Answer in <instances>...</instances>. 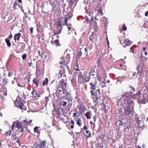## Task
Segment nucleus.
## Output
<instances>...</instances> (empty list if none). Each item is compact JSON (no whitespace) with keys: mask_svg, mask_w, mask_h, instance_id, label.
Segmentation results:
<instances>
[{"mask_svg":"<svg viewBox=\"0 0 148 148\" xmlns=\"http://www.w3.org/2000/svg\"><path fill=\"white\" fill-rule=\"evenodd\" d=\"M70 17V16H69V14H67L66 16V18H65L64 20V23L65 24H66V26H68V23H67L68 19Z\"/></svg>","mask_w":148,"mask_h":148,"instance_id":"obj_23","label":"nucleus"},{"mask_svg":"<svg viewBox=\"0 0 148 148\" xmlns=\"http://www.w3.org/2000/svg\"><path fill=\"white\" fill-rule=\"evenodd\" d=\"M134 96H135V94H133L132 92H130L124 93L122 95L121 97L123 98L125 101L131 99H135Z\"/></svg>","mask_w":148,"mask_h":148,"instance_id":"obj_4","label":"nucleus"},{"mask_svg":"<svg viewBox=\"0 0 148 148\" xmlns=\"http://www.w3.org/2000/svg\"><path fill=\"white\" fill-rule=\"evenodd\" d=\"M50 3L53 7L52 9L54 8L56 9L57 8H58L59 7V2H58L57 0H54L53 1L51 2Z\"/></svg>","mask_w":148,"mask_h":148,"instance_id":"obj_10","label":"nucleus"},{"mask_svg":"<svg viewBox=\"0 0 148 148\" xmlns=\"http://www.w3.org/2000/svg\"><path fill=\"white\" fill-rule=\"evenodd\" d=\"M48 84V82L45 81H44L42 83V85L43 86H45L46 84Z\"/></svg>","mask_w":148,"mask_h":148,"instance_id":"obj_58","label":"nucleus"},{"mask_svg":"<svg viewBox=\"0 0 148 148\" xmlns=\"http://www.w3.org/2000/svg\"><path fill=\"white\" fill-rule=\"evenodd\" d=\"M125 125L124 126V130L125 131H128L131 130L132 129V124L129 121H127L124 123Z\"/></svg>","mask_w":148,"mask_h":148,"instance_id":"obj_7","label":"nucleus"},{"mask_svg":"<svg viewBox=\"0 0 148 148\" xmlns=\"http://www.w3.org/2000/svg\"><path fill=\"white\" fill-rule=\"evenodd\" d=\"M21 34L20 33L15 34L14 36V39L15 40H17L18 41L19 40L21 36Z\"/></svg>","mask_w":148,"mask_h":148,"instance_id":"obj_19","label":"nucleus"},{"mask_svg":"<svg viewBox=\"0 0 148 148\" xmlns=\"http://www.w3.org/2000/svg\"><path fill=\"white\" fill-rule=\"evenodd\" d=\"M60 87H58L56 89V96L58 98H61L62 99H63L64 98H62V90Z\"/></svg>","mask_w":148,"mask_h":148,"instance_id":"obj_8","label":"nucleus"},{"mask_svg":"<svg viewBox=\"0 0 148 148\" xmlns=\"http://www.w3.org/2000/svg\"><path fill=\"white\" fill-rule=\"evenodd\" d=\"M54 44H52L53 45H54L56 47L60 46H61V44L59 43V40H56L54 41Z\"/></svg>","mask_w":148,"mask_h":148,"instance_id":"obj_22","label":"nucleus"},{"mask_svg":"<svg viewBox=\"0 0 148 148\" xmlns=\"http://www.w3.org/2000/svg\"><path fill=\"white\" fill-rule=\"evenodd\" d=\"M36 95L35 96V98L36 99H38L39 97H40V95H39L38 94H37L36 93Z\"/></svg>","mask_w":148,"mask_h":148,"instance_id":"obj_49","label":"nucleus"},{"mask_svg":"<svg viewBox=\"0 0 148 148\" xmlns=\"http://www.w3.org/2000/svg\"><path fill=\"white\" fill-rule=\"evenodd\" d=\"M96 93H97L98 95L100 94V90L99 89H97L95 92Z\"/></svg>","mask_w":148,"mask_h":148,"instance_id":"obj_55","label":"nucleus"},{"mask_svg":"<svg viewBox=\"0 0 148 148\" xmlns=\"http://www.w3.org/2000/svg\"><path fill=\"white\" fill-rule=\"evenodd\" d=\"M66 88H61L62 90V95L64 94L65 93V89Z\"/></svg>","mask_w":148,"mask_h":148,"instance_id":"obj_56","label":"nucleus"},{"mask_svg":"<svg viewBox=\"0 0 148 148\" xmlns=\"http://www.w3.org/2000/svg\"><path fill=\"white\" fill-rule=\"evenodd\" d=\"M124 43L125 45L126 46H129L132 44L131 41L129 40L128 39H126L124 40Z\"/></svg>","mask_w":148,"mask_h":148,"instance_id":"obj_20","label":"nucleus"},{"mask_svg":"<svg viewBox=\"0 0 148 148\" xmlns=\"http://www.w3.org/2000/svg\"><path fill=\"white\" fill-rule=\"evenodd\" d=\"M81 120L80 119H79L77 121V124L79 126H81Z\"/></svg>","mask_w":148,"mask_h":148,"instance_id":"obj_37","label":"nucleus"},{"mask_svg":"<svg viewBox=\"0 0 148 148\" xmlns=\"http://www.w3.org/2000/svg\"><path fill=\"white\" fill-rule=\"evenodd\" d=\"M26 57L27 55L25 53L23 55L22 58L23 60H25L26 58Z\"/></svg>","mask_w":148,"mask_h":148,"instance_id":"obj_46","label":"nucleus"},{"mask_svg":"<svg viewBox=\"0 0 148 148\" xmlns=\"http://www.w3.org/2000/svg\"><path fill=\"white\" fill-rule=\"evenodd\" d=\"M67 104V102L66 101H62L61 102L60 104L61 106L62 107L66 106Z\"/></svg>","mask_w":148,"mask_h":148,"instance_id":"obj_25","label":"nucleus"},{"mask_svg":"<svg viewBox=\"0 0 148 148\" xmlns=\"http://www.w3.org/2000/svg\"><path fill=\"white\" fill-rule=\"evenodd\" d=\"M3 80L4 82V84L5 85H7L8 83V79L7 78H5L3 79Z\"/></svg>","mask_w":148,"mask_h":148,"instance_id":"obj_38","label":"nucleus"},{"mask_svg":"<svg viewBox=\"0 0 148 148\" xmlns=\"http://www.w3.org/2000/svg\"><path fill=\"white\" fill-rule=\"evenodd\" d=\"M38 53L39 54V55L41 57H42V53H40V50H38Z\"/></svg>","mask_w":148,"mask_h":148,"instance_id":"obj_63","label":"nucleus"},{"mask_svg":"<svg viewBox=\"0 0 148 148\" xmlns=\"http://www.w3.org/2000/svg\"><path fill=\"white\" fill-rule=\"evenodd\" d=\"M67 83L65 82L61 84V88H66L67 85Z\"/></svg>","mask_w":148,"mask_h":148,"instance_id":"obj_27","label":"nucleus"},{"mask_svg":"<svg viewBox=\"0 0 148 148\" xmlns=\"http://www.w3.org/2000/svg\"><path fill=\"white\" fill-rule=\"evenodd\" d=\"M56 114L59 116H60L61 115L60 112V111H57Z\"/></svg>","mask_w":148,"mask_h":148,"instance_id":"obj_61","label":"nucleus"},{"mask_svg":"<svg viewBox=\"0 0 148 148\" xmlns=\"http://www.w3.org/2000/svg\"><path fill=\"white\" fill-rule=\"evenodd\" d=\"M46 143V141L45 140H44L41 141L40 143L38 145H40L41 148H48V147L47 146H45Z\"/></svg>","mask_w":148,"mask_h":148,"instance_id":"obj_18","label":"nucleus"},{"mask_svg":"<svg viewBox=\"0 0 148 148\" xmlns=\"http://www.w3.org/2000/svg\"><path fill=\"white\" fill-rule=\"evenodd\" d=\"M130 51L132 53H134V49H132V47H131L130 49Z\"/></svg>","mask_w":148,"mask_h":148,"instance_id":"obj_59","label":"nucleus"},{"mask_svg":"<svg viewBox=\"0 0 148 148\" xmlns=\"http://www.w3.org/2000/svg\"><path fill=\"white\" fill-rule=\"evenodd\" d=\"M90 114V112H87L85 114V116H86L88 119H90V117L89 116Z\"/></svg>","mask_w":148,"mask_h":148,"instance_id":"obj_30","label":"nucleus"},{"mask_svg":"<svg viewBox=\"0 0 148 148\" xmlns=\"http://www.w3.org/2000/svg\"><path fill=\"white\" fill-rule=\"evenodd\" d=\"M84 19H85V21H84V22H85L86 21L87 22V23H89V24H90V21H89V19L87 16H85L84 17Z\"/></svg>","mask_w":148,"mask_h":148,"instance_id":"obj_34","label":"nucleus"},{"mask_svg":"<svg viewBox=\"0 0 148 148\" xmlns=\"http://www.w3.org/2000/svg\"><path fill=\"white\" fill-rule=\"evenodd\" d=\"M88 50V49L87 48H85V51L86 52V54H85V55L86 56H88V53H87Z\"/></svg>","mask_w":148,"mask_h":148,"instance_id":"obj_52","label":"nucleus"},{"mask_svg":"<svg viewBox=\"0 0 148 148\" xmlns=\"http://www.w3.org/2000/svg\"><path fill=\"white\" fill-rule=\"evenodd\" d=\"M90 25H92L93 27L97 25V23L96 21L93 22H90Z\"/></svg>","mask_w":148,"mask_h":148,"instance_id":"obj_40","label":"nucleus"},{"mask_svg":"<svg viewBox=\"0 0 148 148\" xmlns=\"http://www.w3.org/2000/svg\"><path fill=\"white\" fill-rule=\"evenodd\" d=\"M123 30H126L127 29V28L124 23L123 24Z\"/></svg>","mask_w":148,"mask_h":148,"instance_id":"obj_48","label":"nucleus"},{"mask_svg":"<svg viewBox=\"0 0 148 148\" xmlns=\"http://www.w3.org/2000/svg\"><path fill=\"white\" fill-rule=\"evenodd\" d=\"M78 54L79 56H81L82 55V52L81 51H79L78 52Z\"/></svg>","mask_w":148,"mask_h":148,"instance_id":"obj_60","label":"nucleus"},{"mask_svg":"<svg viewBox=\"0 0 148 148\" xmlns=\"http://www.w3.org/2000/svg\"><path fill=\"white\" fill-rule=\"evenodd\" d=\"M91 95L92 96V98L93 100L96 99L97 100L98 99V96L97 93L95 92L93 90H91L90 91Z\"/></svg>","mask_w":148,"mask_h":148,"instance_id":"obj_14","label":"nucleus"},{"mask_svg":"<svg viewBox=\"0 0 148 148\" xmlns=\"http://www.w3.org/2000/svg\"><path fill=\"white\" fill-rule=\"evenodd\" d=\"M62 25V23L61 21H58L57 24V25L56 27H61V25Z\"/></svg>","mask_w":148,"mask_h":148,"instance_id":"obj_39","label":"nucleus"},{"mask_svg":"<svg viewBox=\"0 0 148 148\" xmlns=\"http://www.w3.org/2000/svg\"><path fill=\"white\" fill-rule=\"evenodd\" d=\"M122 77H124L123 76L122 77H120L118 78H117V81L116 82V84H119V82L120 84H121V82L123 81Z\"/></svg>","mask_w":148,"mask_h":148,"instance_id":"obj_28","label":"nucleus"},{"mask_svg":"<svg viewBox=\"0 0 148 148\" xmlns=\"http://www.w3.org/2000/svg\"><path fill=\"white\" fill-rule=\"evenodd\" d=\"M5 40L8 46L9 47H10L11 45V44L10 42V40L8 39V38H7L5 39Z\"/></svg>","mask_w":148,"mask_h":148,"instance_id":"obj_24","label":"nucleus"},{"mask_svg":"<svg viewBox=\"0 0 148 148\" xmlns=\"http://www.w3.org/2000/svg\"><path fill=\"white\" fill-rule=\"evenodd\" d=\"M23 95L22 96V98H23V99H21V98H20V97H19V100H23V101L24 100H25V98H26V97H25V95L24 94V93H23Z\"/></svg>","mask_w":148,"mask_h":148,"instance_id":"obj_43","label":"nucleus"},{"mask_svg":"<svg viewBox=\"0 0 148 148\" xmlns=\"http://www.w3.org/2000/svg\"><path fill=\"white\" fill-rule=\"evenodd\" d=\"M62 28L61 27H56L55 29L54 30L53 36L60 34L61 32Z\"/></svg>","mask_w":148,"mask_h":148,"instance_id":"obj_13","label":"nucleus"},{"mask_svg":"<svg viewBox=\"0 0 148 148\" xmlns=\"http://www.w3.org/2000/svg\"><path fill=\"white\" fill-rule=\"evenodd\" d=\"M135 121H136V123H137L138 127H142L143 125H141V123H143L142 119H139L138 115L137 114H136L135 116Z\"/></svg>","mask_w":148,"mask_h":148,"instance_id":"obj_9","label":"nucleus"},{"mask_svg":"<svg viewBox=\"0 0 148 148\" xmlns=\"http://www.w3.org/2000/svg\"><path fill=\"white\" fill-rule=\"evenodd\" d=\"M66 98L68 102L69 103L70 101L71 102L73 100L72 96L71 94L68 92H66Z\"/></svg>","mask_w":148,"mask_h":148,"instance_id":"obj_12","label":"nucleus"},{"mask_svg":"<svg viewBox=\"0 0 148 148\" xmlns=\"http://www.w3.org/2000/svg\"><path fill=\"white\" fill-rule=\"evenodd\" d=\"M134 110V107L130 108L129 106H125L124 108L123 114L126 116L131 117L133 114Z\"/></svg>","mask_w":148,"mask_h":148,"instance_id":"obj_3","label":"nucleus"},{"mask_svg":"<svg viewBox=\"0 0 148 148\" xmlns=\"http://www.w3.org/2000/svg\"><path fill=\"white\" fill-rule=\"evenodd\" d=\"M125 103H127L128 104L127 106H129L130 107V108L134 107V103L133 101L131 100V99L127 101H125Z\"/></svg>","mask_w":148,"mask_h":148,"instance_id":"obj_16","label":"nucleus"},{"mask_svg":"<svg viewBox=\"0 0 148 148\" xmlns=\"http://www.w3.org/2000/svg\"><path fill=\"white\" fill-rule=\"evenodd\" d=\"M90 76V74L88 73L86 71L84 72L83 74L81 71L79 73L78 78L83 79L84 80V82L85 83L88 82L89 81L91 78Z\"/></svg>","mask_w":148,"mask_h":148,"instance_id":"obj_2","label":"nucleus"},{"mask_svg":"<svg viewBox=\"0 0 148 148\" xmlns=\"http://www.w3.org/2000/svg\"><path fill=\"white\" fill-rule=\"evenodd\" d=\"M97 79L99 81H101V80L102 79L100 76H97Z\"/></svg>","mask_w":148,"mask_h":148,"instance_id":"obj_53","label":"nucleus"},{"mask_svg":"<svg viewBox=\"0 0 148 148\" xmlns=\"http://www.w3.org/2000/svg\"><path fill=\"white\" fill-rule=\"evenodd\" d=\"M12 75V73L10 72H9L8 76L9 77L11 76Z\"/></svg>","mask_w":148,"mask_h":148,"instance_id":"obj_62","label":"nucleus"},{"mask_svg":"<svg viewBox=\"0 0 148 148\" xmlns=\"http://www.w3.org/2000/svg\"><path fill=\"white\" fill-rule=\"evenodd\" d=\"M45 102L46 103H47L48 101L49 100V98L48 97H45Z\"/></svg>","mask_w":148,"mask_h":148,"instance_id":"obj_51","label":"nucleus"},{"mask_svg":"<svg viewBox=\"0 0 148 148\" xmlns=\"http://www.w3.org/2000/svg\"><path fill=\"white\" fill-rule=\"evenodd\" d=\"M23 101V100H21V101H19L18 103V107L21 110H26V107L24 105Z\"/></svg>","mask_w":148,"mask_h":148,"instance_id":"obj_11","label":"nucleus"},{"mask_svg":"<svg viewBox=\"0 0 148 148\" xmlns=\"http://www.w3.org/2000/svg\"><path fill=\"white\" fill-rule=\"evenodd\" d=\"M4 72V69L2 68L0 69V79L1 78V75L2 74V73Z\"/></svg>","mask_w":148,"mask_h":148,"instance_id":"obj_41","label":"nucleus"},{"mask_svg":"<svg viewBox=\"0 0 148 148\" xmlns=\"http://www.w3.org/2000/svg\"><path fill=\"white\" fill-rule=\"evenodd\" d=\"M29 30L30 31L31 34H32L33 33V27H30L29 28Z\"/></svg>","mask_w":148,"mask_h":148,"instance_id":"obj_54","label":"nucleus"},{"mask_svg":"<svg viewBox=\"0 0 148 148\" xmlns=\"http://www.w3.org/2000/svg\"><path fill=\"white\" fill-rule=\"evenodd\" d=\"M90 89H92V90H94L96 89V84L94 83H90Z\"/></svg>","mask_w":148,"mask_h":148,"instance_id":"obj_21","label":"nucleus"},{"mask_svg":"<svg viewBox=\"0 0 148 148\" xmlns=\"http://www.w3.org/2000/svg\"><path fill=\"white\" fill-rule=\"evenodd\" d=\"M65 63L64 61L63 62V61L61 60L60 61V64L61 65L63 64V65L64 64V63Z\"/></svg>","mask_w":148,"mask_h":148,"instance_id":"obj_57","label":"nucleus"},{"mask_svg":"<svg viewBox=\"0 0 148 148\" xmlns=\"http://www.w3.org/2000/svg\"><path fill=\"white\" fill-rule=\"evenodd\" d=\"M86 133L88 134V136H87V138L91 137V133L89 131L87 130L86 131Z\"/></svg>","mask_w":148,"mask_h":148,"instance_id":"obj_36","label":"nucleus"},{"mask_svg":"<svg viewBox=\"0 0 148 148\" xmlns=\"http://www.w3.org/2000/svg\"><path fill=\"white\" fill-rule=\"evenodd\" d=\"M144 69L145 66L144 64L140 63L139 64L137 67V73L139 76H141L144 74V72L145 71Z\"/></svg>","mask_w":148,"mask_h":148,"instance_id":"obj_5","label":"nucleus"},{"mask_svg":"<svg viewBox=\"0 0 148 148\" xmlns=\"http://www.w3.org/2000/svg\"><path fill=\"white\" fill-rule=\"evenodd\" d=\"M93 32H92V34L89 37V40L91 41V42L93 43V41L92 39H93Z\"/></svg>","mask_w":148,"mask_h":148,"instance_id":"obj_35","label":"nucleus"},{"mask_svg":"<svg viewBox=\"0 0 148 148\" xmlns=\"http://www.w3.org/2000/svg\"><path fill=\"white\" fill-rule=\"evenodd\" d=\"M134 96L135 99H136L139 103L145 104L148 102V96L144 94L142 90L139 91Z\"/></svg>","mask_w":148,"mask_h":148,"instance_id":"obj_1","label":"nucleus"},{"mask_svg":"<svg viewBox=\"0 0 148 148\" xmlns=\"http://www.w3.org/2000/svg\"><path fill=\"white\" fill-rule=\"evenodd\" d=\"M15 123V122H14L13 123V124H12V127H11V129H11V130H12L13 131H14V127H15V126L16 125H15V123Z\"/></svg>","mask_w":148,"mask_h":148,"instance_id":"obj_42","label":"nucleus"},{"mask_svg":"<svg viewBox=\"0 0 148 148\" xmlns=\"http://www.w3.org/2000/svg\"><path fill=\"white\" fill-rule=\"evenodd\" d=\"M32 148H41L40 145H38L36 144H34L33 145L32 147Z\"/></svg>","mask_w":148,"mask_h":148,"instance_id":"obj_33","label":"nucleus"},{"mask_svg":"<svg viewBox=\"0 0 148 148\" xmlns=\"http://www.w3.org/2000/svg\"><path fill=\"white\" fill-rule=\"evenodd\" d=\"M18 6H19V7L20 8V9H21V11L23 12L24 13H25L24 12V11L23 10V6L21 5H18Z\"/></svg>","mask_w":148,"mask_h":148,"instance_id":"obj_47","label":"nucleus"},{"mask_svg":"<svg viewBox=\"0 0 148 148\" xmlns=\"http://www.w3.org/2000/svg\"><path fill=\"white\" fill-rule=\"evenodd\" d=\"M33 82L36 85V87H37L39 84V81L38 79H36V78L34 79L33 80Z\"/></svg>","mask_w":148,"mask_h":148,"instance_id":"obj_26","label":"nucleus"},{"mask_svg":"<svg viewBox=\"0 0 148 148\" xmlns=\"http://www.w3.org/2000/svg\"><path fill=\"white\" fill-rule=\"evenodd\" d=\"M12 131L11 130H9V131H8V132H7L5 133V135L6 136H8V135H9V136H10L12 133Z\"/></svg>","mask_w":148,"mask_h":148,"instance_id":"obj_31","label":"nucleus"},{"mask_svg":"<svg viewBox=\"0 0 148 148\" xmlns=\"http://www.w3.org/2000/svg\"><path fill=\"white\" fill-rule=\"evenodd\" d=\"M15 122L16 123L15 125L16 127L19 130L21 129L20 132L21 133H23L24 132V129L25 127V125L22 123V122L21 123L18 121Z\"/></svg>","mask_w":148,"mask_h":148,"instance_id":"obj_6","label":"nucleus"},{"mask_svg":"<svg viewBox=\"0 0 148 148\" xmlns=\"http://www.w3.org/2000/svg\"><path fill=\"white\" fill-rule=\"evenodd\" d=\"M12 136L13 137L14 140H15L16 138V134H15V133H13L12 135Z\"/></svg>","mask_w":148,"mask_h":148,"instance_id":"obj_45","label":"nucleus"},{"mask_svg":"<svg viewBox=\"0 0 148 148\" xmlns=\"http://www.w3.org/2000/svg\"><path fill=\"white\" fill-rule=\"evenodd\" d=\"M97 11L98 13H100V14L101 16H102L103 15V13L102 12V9L101 8H100L98 9Z\"/></svg>","mask_w":148,"mask_h":148,"instance_id":"obj_32","label":"nucleus"},{"mask_svg":"<svg viewBox=\"0 0 148 148\" xmlns=\"http://www.w3.org/2000/svg\"><path fill=\"white\" fill-rule=\"evenodd\" d=\"M16 142L18 143L19 145H21V143L20 141V139L19 138H18L17 140L16 141Z\"/></svg>","mask_w":148,"mask_h":148,"instance_id":"obj_50","label":"nucleus"},{"mask_svg":"<svg viewBox=\"0 0 148 148\" xmlns=\"http://www.w3.org/2000/svg\"><path fill=\"white\" fill-rule=\"evenodd\" d=\"M38 127L37 126H36L34 128V132H37V133H38Z\"/></svg>","mask_w":148,"mask_h":148,"instance_id":"obj_44","label":"nucleus"},{"mask_svg":"<svg viewBox=\"0 0 148 148\" xmlns=\"http://www.w3.org/2000/svg\"><path fill=\"white\" fill-rule=\"evenodd\" d=\"M107 19L105 17H103L101 18V20L104 22L105 24L107 23Z\"/></svg>","mask_w":148,"mask_h":148,"instance_id":"obj_29","label":"nucleus"},{"mask_svg":"<svg viewBox=\"0 0 148 148\" xmlns=\"http://www.w3.org/2000/svg\"><path fill=\"white\" fill-rule=\"evenodd\" d=\"M78 0H69L68 1L69 6L71 8L73 7V5L75 4V5L74 6L75 7L77 4V2L78 1Z\"/></svg>","mask_w":148,"mask_h":148,"instance_id":"obj_15","label":"nucleus"},{"mask_svg":"<svg viewBox=\"0 0 148 148\" xmlns=\"http://www.w3.org/2000/svg\"><path fill=\"white\" fill-rule=\"evenodd\" d=\"M32 122V120H29V121H28L27 120L25 119L23 120V121L22 122V123L25 125V127L28 125H29Z\"/></svg>","mask_w":148,"mask_h":148,"instance_id":"obj_17","label":"nucleus"},{"mask_svg":"<svg viewBox=\"0 0 148 148\" xmlns=\"http://www.w3.org/2000/svg\"><path fill=\"white\" fill-rule=\"evenodd\" d=\"M41 13L43 15H45L46 13V12L44 10H42L41 11Z\"/></svg>","mask_w":148,"mask_h":148,"instance_id":"obj_64","label":"nucleus"}]
</instances>
